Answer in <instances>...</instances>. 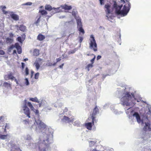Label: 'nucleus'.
<instances>
[{
    "label": "nucleus",
    "mask_w": 151,
    "mask_h": 151,
    "mask_svg": "<svg viewBox=\"0 0 151 151\" xmlns=\"http://www.w3.org/2000/svg\"><path fill=\"white\" fill-rule=\"evenodd\" d=\"M45 9L46 10H47V5H45Z\"/></svg>",
    "instance_id": "56"
},
{
    "label": "nucleus",
    "mask_w": 151,
    "mask_h": 151,
    "mask_svg": "<svg viewBox=\"0 0 151 151\" xmlns=\"http://www.w3.org/2000/svg\"><path fill=\"white\" fill-rule=\"evenodd\" d=\"M62 121L63 122L70 123L73 122V119H70V118H69L68 117L64 116L63 118L62 119Z\"/></svg>",
    "instance_id": "11"
},
{
    "label": "nucleus",
    "mask_w": 151,
    "mask_h": 151,
    "mask_svg": "<svg viewBox=\"0 0 151 151\" xmlns=\"http://www.w3.org/2000/svg\"><path fill=\"white\" fill-rule=\"evenodd\" d=\"M13 40L9 37H7L6 38V42L7 44H11Z\"/></svg>",
    "instance_id": "21"
},
{
    "label": "nucleus",
    "mask_w": 151,
    "mask_h": 151,
    "mask_svg": "<svg viewBox=\"0 0 151 151\" xmlns=\"http://www.w3.org/2000/svg\"><path fill=\"white\" fill-rule=\"evenodd\" d=\"M32 3L31 2H27L26 3L23 4H22V6H24V5H29V6H31L32 5Z\"/></svg>",
    "instance_id": "33"
},
{
    "label": "nucleus",
    "mask_w": 151,
    "mask_h": 151,
    "mask_svg": "<svg viewBox=\"0 0 151 151\" xmlns=\"http://www.w3.org/2000/svg\"><path fill=\"white\" fill-rule=\"evenodd\" d=\"M3 86L5 87H6L8 88H11V84L7 82H4L3 84Z\"/></svg>",
    "instance_id": "22"
},
{
    "label": "nucleus",
    "mask_w": 151,
    "mask_h": 151,
    "mask_svg": "<svg viewBox=\"0 0 151 151\" xmlns=\"http://www.w3.org/2000/svg\"><path fill=\"white\" fill-rule=\"evenodd\" d=\"M4 14H6L7 13V12H6L4 10H2Z\"/></svg>",
    "instance_id": "52"
},
{
    "label": "nucleus",
    "mask_w": 151,
    "mask_h": 151,
    "mask_svg": "<svg viewBox=\"0 0 151 151\" xmlns=\"http://www.w3.org/2000/svg\"><path fill=\"white\" fill-rule=\"evenodd\" d=\"M99 113V109L97 106H96L93 109L92 113L90 114L89 117L88 119V121H90L91 119H92V122L86 123L85 124V125L87 129L91 130L92 126L94 125V123L97 122V120L95 118L96 114Z\"/></svg>",
    "instance_id": "2"
},
{
    "label": "nucleus",
    "mask_w": 151,
    "mask_h": 151,
    "mask_svg": "<svg viewBox=\"0 0 151 151\" xmlns=\"http://www.w3.org/2000/svg\"><path fill=\"white\" fill-rule=\"evenodd\" d=\"M93 67V64L91 63L88 64L87 65V68L89 69L90 68H91Z\"/></svg>",
    "instance_id": "37"
},
{
    "label": "nucleus",
    "mask_w": 151,
    "mask_h": 151,
    "mask_svg": "<svg viewBox=\"0 0 151 151\" xmlns=\"http://www.w3.org/2000/svg\"><path fill=\"white\" fill-rule=\"evenodd\" d=\"M44 36L41 35L39 34L37 37V39L40 41H42L45 39Z\"/></svg>",
    "instance_id": "20"
},
{
    "label": "nucleus",
    "mask_w": 151,
    "mask_h": 151,
    "mask_svg": "<svg viewBox=\"0 0 151 151\" xmlns=\"http://www.w3.org/2000/svg\"><path fill=\"white\" fill-rule=\"evenodd\" d=\"M24 102H25V104L23 107V112L25 114H26L29 118H30L29 109L26 106V105L27 100H24Z\"/></svg>",
    "instance_id": "5"
},
{
    "label": "nucleus",
    "mask_w": 151,
    "mask_h": 151,
    "mask_svg": "<svg viewBox=\"0 0 151 151\" xmlns=\"http://www.w3.org/2000/svg\"><path fill=\"white\" fill-rule=\"evenodd\" d=\"M14 47L17 50L18 53L19 54H20L22 53V49L21 47L19 46L18 43H16L14 46Z\"/></svg>",
    "instance_id": "16"
},
{
    "label": "nucleus",
    "mask_w": 151,
    "mask_h": 151,
    "mask_svg": "<svg viewBox=\"0 0 151 151\" xmlns=\"http://www.w3.org/2000/svg\"><path fill=\"white\" fill-rule=\"evenodd\" d=\"M77 50L76 48H75L74 50H70L68 52V54L70 55L71 54H73L75 53Z\"/></svg>",
    "instance_id": "30"
},
{
    "label": "nucleus",
    "mask_w": 151,
    "mask_h": 151,
    "mask_svg": "<svg viewBox=\"0 0 151 151\" xmlns=\"http://www.w3.org/2000/svg\"><path fill=\"white\" fill-rule=\"evenodd\" d=\"M8 79H10L12 80H14V77L12 75V73H10L8 75Z\"/></svg>",
    "instance_id": "28"
},
{
    "label": "nucleus",
    "mask_w": 151,
    "mask_h": 151,
    "mask_svg": "<svg viewBox=\"0 0 151 151\" xmlns=\"http://www.w3.org/2000/svg\"><path fill=\"white\" fill-rule=\"evenodd\" d=\"M6 8V7L5 6H3L2 8V10H4V9Z\"/></svg>",
    "instance_id": "54"
},
{
    "label": "nucleus",
    "mask_w": 151,
    "mask_h": 151,
    "mask_svg": "<svg viewBox=\"0 0 151 151\" xmlns=\"http://www.w3.org/2000/svg\"><path fill=\"white\" fill-rule=\"evenodd\" d=\"M28 60V59L27 58H25V59H24V61H27Z\"/></svg>",
    "instance_id": "55"
},
{
    "label": "nucleus",
    "mask_w": 151,
    "mask_h": 151,
    "mask_svg": "<svg viewBox=\"0 0 151 151\" xmlns=\"http://www.w3.org/2000/svg\"><path fill=\"white\" fill-rule=\"evenodd\" d=\"M39 73H37L35 74V79H37L38 78L39 76Z\"/></svg>",
    "instance_id": "36"
},
{
    "label": "nucleus",
    "mask_w": 151,
    "mask_h": 151,
    "mask_svg": "<svg viewBox=\"0 0 151 151\" xmlns=\"http://www.w3.org/2000/svg\"><path fill=\"white\" fill-rule=\"evenodd\" d=\"M104 8L106 9L105 11L106 13V14L108 15L110 14V5L109 4H106L104 6Z\"/></svg>",
    "instance_id": "13"
},
{
    "label": "nucleus",
    "mask_w": 151,
    "mask_h": 151,
    "mask_svg": "<svg viewBox=\"0 0 151 151\" xmlns=\"http://www.w3.org/2000/svg\"><path fill=\"white\" fill-rule=\"evenodd\" d=\"M89 48L94 51H97V45L94 37L93 35H91L89 39Z\"/></svg>",
    "instance_id": "4"
},
{
    "label": "nucleus",
    "mask_w": 151,
    "mask_h": 151,
    "mask_svg": "<svg viewBox=\"0 0 151 151\" xmlns=\"http://www.w3.org/2000/svg\"><path fill=\"white\" fill-rule=\"evenodd\" d=\"M26 27L23 25H20L19 27V29L21 31L24 32L26 30Z\"/></svg>",
    "instance_id": "25"
},
{
    "label": "nucleus",
    "mask_w": 151,
    "mask_h": 151,
    "mask_svg": "<svg viewBox=\"0 0 151 151\" xmlns=\"http://www.w3.org/2000/svg\"><path fill=\"white\" fill-rule=\"evenodd\" d=\"M14 47V46L13 45H12L10 46L9 48V51H10L11 50L13 49Z\"/></svg>",
    "instance_id": "44"
},
{
    "label": "nucleus",
    "mask_w": 151,
    "mask_h": 151,
    "mask_svg": "<svg viewBox=\"0 0 151 151\" xmlns=\"http://www.w3.org/2000/svg\"><path fill=\"white\" fill-rule=\"evenodd\" d=\"M25 73L26 75H28L29 74V69L27 67L25 69Z\"/></svg>",
    "instance_id": "35"
},
{
    "label": "nucleus",
    "mask_w": 151,
    "mask_h": 151,
    "mask_svg": "<svg viewBox=\"0 0 151 151\" xmlns=\"http://www.w3.org/2000/svg\"><path fill=\"white\" fill-rule=\"evenodd\" d=\"M48 11H49V13H52V15L57 12V9L55 8H52L50 5H48Z\"/></svg>",
    "instance_id": "9"
},
{
    "label": "nucleus",
    "mask_w": 151,
    "mask_h": 151,
    "mask_svg": "<svg viewBox=\"0 0 151 151\" xmlns=\"http://www.w3.org/2000/svg\"><path fill=\"white\" fill-rule=\"evenodd\" d=\"M14 81L15 82H16L17 81V79H15V78H14Z\"/></svg>",
    "instance_id": "57"
},
{
    "label": "nucleus",
    "mask_w": 151,
    "mask_h": 151,
    "mask_svg": "<svg viewBox=\"0 0 151 151\" xmlns=\"http://www.w3.org/2000/svg\"><path fill=\"white\" fill-rule=\"evenodd\" d=\"M100 1V4L101 5H103L104 4V0H99Z\"/></svg>",
    "instance_id": "40"
},
{
    "label": "nucleus",
    "mask_w": 151,
    "mask_h": 151,
    "mask_svg": "<svg viewBox=\"0 0 151 151\" xmlns=\"http://www.w3.org/2000/svg\"><path fill=\"white\" fill-rule=\"evenodd\" d=\"M95 56L94 55V57L90 61L91 63L93 64L94 63L95 59Z\"/></svg>",
    "instance_id": "38"
},
{
    "label": "nucleus",
    "mask_w": 151,
    "mask_h": 151,
    "mask_svg": "<svg viewBox=\"0 0 151 151\" xmlns=\"http://www.w3.org/2000/svg\"><path fill=\"white\" fill-rule=\"evenodd\" d=\"M62 9L65 10H69L72 9V7L71 6H68L67 4H65L64 5L61 6Z\"/></svg>",
    "instance_id": "15"
},
{
    "label": "nucleus",
    "mask_w": 151,
    "mask_h": 151,
    "mask_svg": "<svg viewBox=\"0 0 151 151\" xmlns=\"http://www.w3.org/2000/svg\"><path fill=\"white\" fill-rule=\"evenodd\" d=\"M31 139V136L29 135H27L25 138V139L26 140H30Z\"/></svg>",
    "instance_id": "32"
},
{
    "label": "nucleus",
    "mask_w": 151,
    "mask_h": 151,
    "mask_svg": "<svg viewBox=\"0 0 151 151\" xmlns=\"http://www.w3.org/2000/svg\"><path fill=\"white\" fill-rule=\"evenodd\" d=\"M8 78V76H6L5 77H4V78L5 80H7V78Z\"/></svg>",
    "instance_id": "51"
},
{
    "label": "nucleus",
    "mask_w": 151,
    "mask_h": 151,
    "mask_svg": "<svg viewBox=\"0 0 151 151\" xmlns=\"http://www.w3.org/2000/svg\"><path fill=\"white\" fill-rule=\"evenodd\" d=\"M78 30L79 31L80 34L81 33H82L83 35L85 33V31L84 30L83 28V27H81L78 28H77Z\"/></svg>",
    "instance_id": "29"
},
{
    "label": "nucleus",
    "mask_w": 151,
    "mask_h": 151,
    "mask_svg": "<svg viewBox=\"0 0 151 151\" xmlns=\"http://www.w3.org/2000/svg\"><path fill=\"white\" fill-rule=\"evenodd\" d=\"M39 54V51L38 50L35 49L34 50L33 52V55L35 56L38 55Z\"/></svg>",
    "instance_id": "24"
},
{
    "label": "nucleus",
    "mask_w": 151,
    "mask_h": 151,
    "mask_svg": "<svg viewBox=\"0 0 151 151\" xmlns=\"http://www.w3.org/2000/svg\"><path fill=\"white\" fill-rule=\"evenodd\" d=\"M11 17L15 20H19L18 16L16 14H11Z\"/></svg>",
    "instance_id": "19"
},
{
    "label": "nucleus",
    "mask_w": 151,
    "mask_h": 151,
    "mask_svg": "<svg viewBox=\"0 0 151 151\" xmlns=\"http://www.w3.org/2000/svg\"><path fill=\"white\" fill-rule=\"evenodd\" d=\"M61 60V58L60 57L59 58H57L56 59V63H58V62L60 61Z\"/></svg>",
    "instance_id": "45"
},
{
    "label": "nucleus",
    "mask_w": 151,
    "mask_h": 151,
    "mask_svg": "<svg viewBox=\"0 0 151 151\" xmlns=\"http://www.w3.org/2000/svg\"><path fill=\"white\" fill-rule=\"evenodd\" d=\"M77 21V28H79L83 27V26L81 22V19L80 18H79L78 19H76Z\"/></svg>",
    "instance_id": "17"
},
{
    "label": "nucleus",
    "mask_w": 151,
    "mask_h": 151,
    "mask_svg": "<svg viewBox=\"0 0 151 151\" xmlns=\"http://www.w3.org/2000/svg\"><path fill=\"white\" fill-rule=\"evenodd\" d=\"M17 40L18 41H19V42L22 43V39L21 37H18L17 38Z\"/></svg>",
    "instance_id": "43"
},
{
    "label": "nucleus",
    "mask_w": 151,
    "mask_h": 151,
    "mask_svg": "<svg viewBox=\"0 0 151 151\" xmlns=\"http://www.w3.org/2000/svg\"><path fill=\"white\" fill-rule=\"evenodd\" d=\"M50 17V16H48V17Z\"/></svg>",
    "instance_id": "61"
},
{
    "label": "nucleus",
    "mask_w": 151,
    "mask_h": 151,
    "mask_svg": "<svg viewBox=\"0 0 151 151\" xmlns=\"http://www.w3.org/2000/svg\"><path fill=\"white\" fill-rule=\"evenodd\" d=\"M35 121L37 125L39 128L40 129H43L45 127V125L44 123L42 122L40 119H35Z\"/></svg>",
    "instance_id": "7"
},
{
    "label": "nucleus",
    "mask_w": 151,
    "mask_h": 151,
    "mask_svg": "<svg viewBox=\"0 0 151 151\" xmlns=\"http://www.w3.org/2000/svg\"><path fill=\"white\" fill-rule=\"evenodd\" d=\"M121 2L123 3H125L124 6L122 10H120L123 5L119 6L118 5L116 1H114L113 7L115 9V12L116 14L118 15L121 14L124 16L126 15L129 12L130 8V4L129 2L127 1H125L124 0H121Z\"/></svg>",
    "instance_id": "1"
},
{
    "label": "nucleus",
    "mask_w": 151,
    "mask_h": 151,
    "mask_svg": "<svg viewBox=\"0 0 151 151\" xmlns=\"http://www.w3.org/2000/svg\"><path fill=\"white\" fill-rule=\"evenodd\" d=\"M48 132V142L50 140H52L53 137V130L51 128H49Z\"/></svg>",
    "instance_id": "6"
},
{
    "label": "nucleus",
    "mask_w": 151,
    "mask_h": 151,
    "mask_svg": "<svg viewBox=\"0 0 151 151\" xmlns=\"http://www.w3.org/2000/svg\"><path fill=\"white\" fill-rule=\"evenodd\" d=\"M4 83V82L2 81H0V87L1 86L2 84H3Z\"/></svg>",
    "instance_id": "47"
},
{
    "label": "nucleus",
    "mask_w": 151,
    "mask_h": 151,
    "mask_svg": "<svg viewBox=\"0 0 151 151\" xmlns=\"http://www.w3.org/2000/svg\"><path fill=\"white\" fill-rule=\"evenodd\" d=\"M5 52L2 50H0V55H3L5 54Z\"/></svg>",
    "instance_id": "39"
},
{
    "label": "nucleus",
    "mask_w": 151,
    "mask_h": 151,
    "mask_svg": "<svg viewBox=\"0 0 151 151\" xmlns=\"http://www.w3.org/2000/svg\"><path fill=\"white\" fill-rule=\"evenodd\" d=\"M29 100L35 102L37 103H39V101L36 97L34 98H31L29 99Z\"/></svg>",
    "instance_id": "26"
},
{
    "label": "nucleus",
    "mask_w": 151,
    "mask_h": 151,
    "mask_svg": "<svg viewBox=\"0 0 151 151\" xmlns=\"http://www.w3.org/2000/svg\"><path fill=\"white\" fill-rule=\"evenodd\" d=\"M73 15V16H75V14H74L73 13L72 14Z\"/></svg>",
    "instance_id": "59"
},
{
    "label": "nucleus",
    "mask_w": 151,
    "mask_h": 151,
    "mask_svg": "<svg viewBox=\"0 0 151 151\" xmlns=\"http://www.w3.org/2000/svg\"><path fill=\"white\" fill-rule=\"evenodd\" d=\"M20 86H21V87H22V85H20Z\"/></svg>",
    "instance_id": "64"
},
{
    "label": "nucleus",
    "mask_w": 151,
    "mask_h": 151,
    "mask_svg": "<svg viewBox=\"0 0 151 151\" xmlns=\"http://www.w3.org/2000/svg\"><path fill=\"white\" fill-rule=\"evenodd\" d=\"M27 105L30 108L31 110L35 114V115L37 116H39V111L37 109H35L31 102H28Z\"/></svg>",
    "instance_id": "8"
},
{
    "label": "nucleus",
    "mask_w": 151,
    "mask_h": 151,
    "mask_svg": "<svg viewBox=\"0 0 151 151\" xmlns=\"http://www.w3.org/2000/svg\"><path fill=\"white\" fill-rule=\"evenodd\" d=\"M8 135H1L0 134V139H5L7 138Z\"/></svg>",
    "instance_id": "27"
},
{
    "label": "nucleus",
    "mask_w": 151,
    "mask_h": 151,
    "mask_svg": "<svg viewBox=\"0 0 151 151\" xmlns=\"http://www.w3.org/2000/svg\"><path fill=\"white\" fill-rule=\"evenodd\" d=\"M32 128V126H31V127H30V128L31 129Z\"/></svg>",
    "instance_id": "63"
},
{
    "label": "nucleus",
    "mask_w": 151,
    "mask_h": 151,
    "mask_svg": "<svg viewBox=\"0 0 151 151\" xmlns=\"http://www.w3.org/2000/svg\"><path fill=\"white\" fill-rule=\"evenodd\" d=\"M39 13L43 17H46L47 14V12L45 10H40Z\"/></svg>",
    "instance_id": "18"
},
{
    "label": "nucleus",
    "mask_w": 151,
    "mask_h": 151,
    "mask_svg": "<svg viewBox=\"0 0 151 151\" xmlns=\"http://www.w3.org/2000/svg\"><path fill=\"white\" fill-rule=\"evenodd\" d=\"M41 15H40L39 16H37V17H36V18L37 19V20L35 22V24H36V26H37L38 25V23L40 22V18H41Z\"/></svg>",
    "instance_id": "23"
},
{
    "label": "nucleus",
    "mask_w": 151,
    "mask_h": 151,
    "mask_svg": "<svg viewBox=\"0 0 151 151\" xmlns=\"http://www.w3.org/2000/svg\"><path fill=\"white\" fill-rule=\"evenodd\" d=\"M145 126L144 127L143 129L145 131H151V128L150 127V125L148 123H145Z\"/></svg>",
    "instance_id": "12"
},
{
    "label": "nucleus",
    "mask_w": 151,
    "mask_h": 151,
    "mask_svg": "<svg viewBox=\"0 0 151 151\" xmlns=\"http://www.w3.org/2000/svg\"><path fill=\"white\" fill-rule=\"evenodd\" d=\"M21 64L22 69L23 70L25 66V64L23 63H22Z\"/></svg>",
    "instance_id": "46"
},
{
    "label": "nucleus",
    "mask_w": 151,
    "mask_h": 151,
    "mask_svg": "<svg viewBox=\"0 0 151 151\" xmlns=\"http://www.w3.org/2000/svg\"><path fill=\"white\" fill-rule=\"evenodd\" d=\"M25 84L27 85V86H28L29 85V83L28 81V79L27 78H25Z\"/></svg>",
    "instance_id": "34"
},
{
    "label": "nucleus",
    "mask_w": 151,
    "mask_h": 151,
    "mask_svg": "<svg viewBox=\"0 0 151 151\" xmlns=\"http://www.w3.org/2000/svg\"><path fill=\"white\" fill-rule=\"evenodd\" d=\"M16 51L15 50H14L13 51V54H16Z\"/></svg>",
    "instance_id": "53"
},
{
    "label": "nucleus",
    "mask_w": 151,
    "mask_h": 151,
    "mask_svg": "<svg viewBox=\"0 0 151 151\" xmlns=\"http://www.w3.org/2000/svg\"><path fill=\"white\" fill-rule=\"evenodd\" d=\"M101 55H98L97 57V60H99L101 58Z\"/></svg>",
    "instance_id": "48"
},
{
    "label": "nucleus",
    "mask_w": 151,
    "mask_h": 151,
    "mask_svg": "<svg viewBox=\"0 0 151 151\" xmlns=\"http://www.w3.org/2000/svg\"><path fill=\"white\" fill-rule=\"evenodd\" d=\"M56 64V63H54L53 65H55Z\"/></svg>",
    "instance_id": "60"
},
{
    "label": "nucleus",
    "mask_w": 151,
    "mask_h": 151,
    "mask_svg": "<svg viewBox=\"0 0 151 151\" xmlns=\"http://www.w3.org/2000/svg\"><path fill=\"white\" fill-rule=\"evenodd\" d=\"M89 143H91L93 145H94L95 143V142L94 141H90L89 142Z\"/></svg>",
    "instance_id": "50"
},
{
    "label": "nucleus",
    "mask_w": 151,
    "mask_h": 151,
    "mask_svg": "<svg viewBox=\"0 0 151 151\" xmlns=\"http://www.w3.org/2000/svg\"><path fill=\"white\" fill-rule=\"evenodd\" d=\"M41 59H37L34 64V65L35 67L37 70L39 69L40 65H41Z\"/></svg>",
    "instance_id": "10"
},
{
    "label": "nucleus",
    "mask_w": 151,
    "mask_h": 151,
    "mask_svg": "<svg viewBox=\"0 0 151 151\" xmlns=\"http://www.w3.org/2000/svg\"><path fill=\"white\" fill-rule=\"evenodd\" d=\"M87 55L88 56H89V55H89V54H87Z\"/></svg>",
    "instance_id": "62"
},
{
    "label": "nucleus",
    "mask_w": 151,
    "mask_h": 151,
    "mask_svg": "<svg viewBox=\"0 0 151 151\" xmlns=\"http://www.w3.org/2000/svg\"><path fill=\"white\" fill-rule=\"evenodd\" d=\"M74 125L77 127H80V122L76 121L74 122Z\"/></svg>",
    "instance_id": "31"
},
{
    "label": "nucleus",
    "mask_w": 151,
    "mask_h": 151,
    "mask_svg": "<svg viewBox=\"0 0 151 151\" xmlns=\"http://www.w3.org/2000/svg\"><path fill=\"white\" fill-rule=\"evenodd\" d=\"M83 38L82 37H79V42L80 43H81L82 42V41L83 40Z\"/></svg>",
    "instance_id": "41"
},
{
    "label": "nucleus",
    "mask_w": 151,
    "mask_h": 151,
    "mask_svg": "<svg viewBox=\"0 0 151 151\" xmlns=\"http://www.w3.org/2000/svg\"><path fill=\"white\" fill-rule=\"evenodd\" d=\"M132 97L134 98V94L131 93V95L129 92H126L124 93L123 97L121 99L123 104L124 105H126V106H129L130 104L129 101V100H131Z\"/></svg>",
    "instance_id": "3"
},
{
    "label": "nucleus",
    "mask_w": 151,
    "mask_h": 151,
    "mask_svg": "<svg viewBox=\"0 0 151 151\" xmlns=\"http://www.w3.org/2000/svg\"><path fill=\"white\" fill-rule=\"evenodd\" d=\"M64 65V63L62 64L61 65H60L59 66V67L60 68H63V66Z\"/></svg>",
    "instance_id": "49"
},
{
    "label": "nucleus",
    "mask_w": 151,
    "mask_h": 151,
    "mask_svg": "<svg viewBox=\"0 0 151 151\" xmlns=\"http://www.w3.org/2000/svg\"><path fill=\"white\" fill-rule=\"evenodd\" d=\"M9 124H6V125L5 126V131L6 129H8L9 128Z\"/></svg>",
    "instance_id": "42"
},
{
    "label": "nucleus",
    "mask_w": 151,
    "mask_h": 151,
    "mask_svg": "<svg viewBox=\"0 0 151 151\" xmlns=\"http://www.w3.org/2000/svg\"><path fill=\"white\" fill-rule=\"evenodd\" d=\"M133 116H135L137 120V122L139 123H140L141 120L139 114L137 112H135L133 114Z\"/></svg>",
    "instance_id": "14"
},
{
    "label": "nucleus",
    "mask_w": 151,
    "mask_h": 151,
    "mask_svg": "<svg viewBox=\"0 0 151 151\" xmlns=\"http://www.w3.org/2000/svg\"><path fill=\"white\" fill-rule=\"evenodd\" d=\"M16 83H17V84H19V83H18V81H17L16 82Z\"/></svg>",
    "instance_id": "58"
}]
</instances>
